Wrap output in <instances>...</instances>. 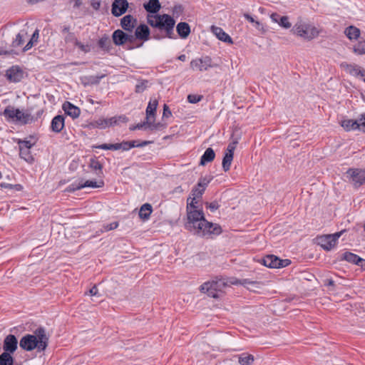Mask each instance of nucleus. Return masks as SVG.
<instances>
[{
	"label": "nucleus",
	"instance_id": "obj_1",
	"mask_svg": "<svg viewBox=\"0 0 365 365\" xmlns=\"http://www.w3.org/2000/svg\"><path fill=\"white\" fill-rule=\"evenodd\" d=\"M190 198L187 200V220L184 224V227L187 231L192 232L200 237L207 238H213L220 235L222 232V227L220 225L208 222L205 218L204 212L202 210H197V205L193 202H189Z\"/></svg>",
	"mask_w": 365,
	"mask_h": 365
},
{
	"label": "nucleus",
	"instance_id": "obj_2",
	"mask_svg": "<svg viewBox=\"0 0 365 365\" xmlns=\"http://www.w3.org/2000/svg\"><path fill=\"white\" fill-rule=\"evenodd\" d=\"M48 344V336L46 334V329L40 327L34 331V334L24 336L19 342L20 347L27 351L36 349L37 351H45Z\"/></svg>",
	"mask_w": 365,
	"mask_h": 365
},
{
	"label": "nucleus",
	"instance_id": "obj_3",
	"mask_svg": "<svg viewBox=\"0 0 365 365\" xmlns=\"http://www.w3.org/2000/svg\"><path fill=\"white\" fill-rule=\"evenodd\" d=\"M148 23L153 28H157L165 31L166 37L173 38L174 37V26L175 21L173 17L168 14H155L153 16H148Z\"/></svg>",
	"mask_w": 365,
	"mask_h": 365
},
{
	"label": "nucleus",
	"instance_id": "obj_4",
	"mask_svg": "<svg viewBox=\"0 0 365 365\" xmlns=\"http://www.w3.org/2000/svg\"><path fill=\"white\" fill-rule=\"evenodd\" d=\"M225 285L226 283L221 279L206 282L200 286V290L203 293H207L210 297L218 298V292H220Z\"/></svg>",
	"mask_w": 365,
	"mask_h": 365
},
{
	"label": "nucleus",
	"instance_id": "obj_5",
	"mask_svg": "<svg viewBox=\"0 0 365 365\" xmlns=\"http://www.w3.org/2000/svg\"><path fill=\"white\" fill-rule=\"evenodd\" d=\"M294 31L298 36L307 40L313 39L319 34L314 26L307 24H296L294 26Z\"/></svg>",
	"mask_w": 365,
	"mask_h": 365
},
{
	"label": "nucleus",
	"instance_id": "obj_6",
	"mask_svg": "<svg viewBox=\"0 0 365 365\" xmlns=\"http://www.w3.org/2000/svg\"><path fill=\"white\" fill-rule=\"evenodd\" d=\"M213 67L212 58L205 56L191 61L190 68L193 71H205Z\"/></svg>",
	"mask_w": 365,
	"mask_h": 365
},
{
	"label": "nucleus",
	"instance_id": "obj_7",
	"mask_svg": "<svg viewBox=\"0 0 365 365\" xmlns=\"http://www.w3.org/2000/svg\"><path fill=\"white\" fill-rule=\"evenodd\" d=\"M6 78L13 83L20 82L24 77V71L18 66H13L6 71Z\"/></svg>",
	"mask_w": 365,
	"mask_h": 365
},
{
	"label": "nucleus",
	"instance_id": "obj_8",
	"mask_svg": "<svg viewBox=\"0 0 365 365\" xmlns=\"http://www.w3.org/2000/svg\"><path fill=\"white\" fill-rule=\"evenodd\" d=\"M128 6L127 0H114L111 6V14L115 17L120 16L127 11Z\"/></svg>",
	"mask_w": 365,
	"mask_h": 365
},
{
	"label": "nucleus",
	"instance_id": "obj_9",
	"mask_svg": "<svg viewBox=\"0 0 365 365\" xmlns=\"http://www.w3.org/2000/svg\"><path fill=\"white\" fill-rule=\"evenodd\" d=\"M349 180L354 182H365V170L351 168L345 173Z\"/></svg>",
	"mask_w": 365,
	"mask_h": 365
},
{
	"label": "nucleus",
	"instance_id": "obj_10",
	"mask_svg": "<svg viewBox=\"0 0 365 365\" xmlns=\"http://www.w3.org/2000/svg\"><path fill=\"white\" fill-rule=\"evenodd\" d=\"M138 24V20L130 14L124 16L120 19V25L121 28L128 32H132Z\"/></svg>",
	"mask_w": 365,
	"mask_h": 365
},
{
	"label": "nucleus",
	"instance_id": "obj_11",
	"mask_svg": "<svg viewBox=\"0 0 365 365\" xmlns=\"http://www.w3.org/2000/svg\"><path fill=\"white\" fill-rule=\"evenodd\" d=\"M17 347L18 341L16 337L13 334L7 335L4 340L3 349L4 352L13 354L17 349Z\"/></svg>",
	"mask_w": 365,
	"mask_h": 365
},
{
	"label": "nucleus",
	"instance_id": "obj_12",
	"mask_svg": "<svg viewBox=\"0 0 365 365\" xmlns=\"http://www.w3.org/2000/svg\"><path fill=\"white\" fill-rule=\"evenodd\" d=\"M135 36L136 39L147 41L150 38V31L149 27L145 24H140L135 28Z\"/></svg>",
	"mask_w": 365,
	"mask_h": 365
},
{
	"label": "nucleus",
	"instance_id": "obj_13",
	"mask_svg": "<svg viewBox=\"0 0 365 365\" xmlns=\"http://www.w3.org/2000/svg\"><path fill=\"white\" fill-rule=\"evenodd\" d=\"M341 67L344 68L347 73L354 76L361 77L365 75V71L354 63L349 64L346 62H343L341 63Z\"/></svg>",
	"mask_w": 365,
	"mask_h": 365
},
{
	"label": "nucleus",
	"instance_id": "obj_14",
	"mask_svg": "<svg viewBox=\"0 0 365 365\" xmlns=\"http://www.w3.org/2000/svg\"><path fill=\"white\" fill-rule=\"evenodd\" d=\"M206 185L207 184H197V185L192 188L191 195L188 197L190 198L189 202H193L194 205L197 204V200L202 197L205 190Z\"/></svg>",
	"mask_w": 365,
	"mask_h": 365
},
{
	"label": "nucleus",
	"instance_id": "obj_15",
	"mask_svg": "<svg viewBox=\"0 0 365 365\" xmlns=\"http://www.w3.org/2000/svg\"><path fill=\"white\" fill-rule=\"evenodd\" d=\"M65 113L72 118H77L81 113V110L78 107L74 106L68 101H66L62 106Z\"/></svg>",
	"mask_w": 365,
	"mask_h": 365
},
{
	"label": "nucleus",
	"instance_id": "obj_16",
	"mask_svg": "<svg viewBox=\"0 0 365 365\" xmlns=\"http://www.w3.org/2000/svg\"><path fill=\"white\" fill-rule=\"evenodd\" d=\"M341 260H345L348 262L359 265V266H363V262H365V259L360 257L359 255L354 254L350 252H344L341 257Z\"/></svg>",
	"mask_w": 365,
	"mask_h": 365
},
{
	"label": "nucleus",
	"instance_id": "obj_17",
	"mask_svg": "<svg viewBox=\"0 0 365 365\" xmlns=\"http://www.w3.org/2000/svg\"><path fill=\"white\" fill-rule=\"evenodd\" d=\"M128 34L120 29L115 30L112 34L113 42L115 46H122L127 42Z\"/></svg>",
	"mask_w": 365,
	"mask_h": 365
},
{
	"label": "nucleus",
	"instance_id": "obj_18",
	"mask_svg": "<svg viewBox=\"0 0 365 365\" xmlns=\"http://www.w3.org/2000/svg\"><path fill=\"white\" fill-rule=\"evenodd\" d=\"M317 240L318 245L324 250L329 251L335 246L329 235L318 237Z\"/></svg>",
	"mask_w": 365,
	"mask_h": 365
},
{
	"label": "nucleus",
	"instance_id": "obj_19",
	"mask_svg": "<svg viewBox=\"0 0 365 365\" xmlns=\"http://www.w3.org/2000/svg\"><path fill=\"white\" fill-rule=\"evenodd\" d=\"M212 31L219 40L230 44L233 43L232 38L220 27L213 26H212Z\"/></svg>",
	"mask_w": 365,
	"mask_h": 365
},
{
	"label": "nucleus",
	"instance_id": "obj_20",
	"mask_svg": "<svg viewBox=\"0 0 365 365\" xmlns=\"http://www.w3.org/2000/svg\"><path fill=\"white\" fill-rule=\"evenodd\" d=\"M104 184H71L65 189V192H73L84 188H99Z\"/></svg>",
	"mask_w": 365,
	"mask_h": 365
},
{
	"label": "nucleus",
	"instance_id": "obj_21",
	"mask_svg": "<svg viewBox=\"0 0 365 365\" xmlns=\"http://www.w3.org/2000/svg\"><path fill=\"white\" fill-rule=\"evenodd\" d=\"M64 117L61 115L55 116L51 123V128L55 133H60L64 128Z\"/></svg>",
	"mask_w": 365,
	"mask_h": 365
},
{
	"label": "nucleus",
	"instance_id": "obj_22",
	"mask_svg": "<svg viewBox=\"0 0 365 365\" xmlns=\"http://www.w3.org/2000/svg\"><path fill=\"white\" fill-rule=\"evenodd\" d=\"M279 262L280 258L273 255H267L262 259V264L269 268H278Z\"/></svg>",
	"mask_w": 365,
	"mask_h": 365
},
{
	"label": "nucleus",
	"instance_id": "obj_23",
	"mask_svg": "<svg viewBox=\"0 0 365 365\" xmlns=\"http://www.w3.org/2000/svg\"><path fill=\"white\" fill-rule=\"evenodd\" d=\"M143 7L148 13L156 14L160 11L161 5L159 0H148L143 4Z\"/></svg>",
	"mask_w": 365,
	"mask_h": 365
},
{
	"label": "nucleus",
	"instance_id": "obj_24",
	"mask_svg": "<svg viewBox=\"0 0 365 365\" xmlns=\"http://www.w3.org/2000/svg\"><path fill=\"white\" fill-rule=\"evenodd\" d=\"M106 76L105 74H102L100 76H84L81 78V83L84 86H88V85H96L98 84L102 78H103Z\"/></svg>",
	"mask_w": 365,
	"mask_h": 365
},
{
	"label": "nucleus",
	"instance_id": "obj_25",
	"mask_svg": "<svg viewBox=\"0 0 365 365\" xmlns=\"http://www.w3.org/2000/svg\"><path fill=\"white\" fill-rule=\"evenodd\" d=\"M176 30L182 38H186L190 33V27L186 22H180L176 26Z\"/></svg>",
	"mask_w": 365,
	"mask_h": 365
},
{
	"label": "nucleus",
	"instance_id": "obj_26",
	"mask_svg": "<svg viewBox=\"0 0 365 365\" xmlns=\"http://www.w3.org/2000/svg\"><path fill=\"white\" fill-rule=\"evenodd\" d=\"M360 34V29L354 26H349L344 30V34L349 40H356Z\"/></svg>",
	"mask_w": 365,
	"mask_h": 365
},
{
	"label": "nucleus",
	"instance_id": "obj_27",
	"mask_svg": "<svg viewBox=\"0 0 365 365\" xmlns=\"http://www.w3.org/2000/svg\"><path fill=\"white\" fill-rule=\"evenodd\" d=\"M158 102L157 99H150L146 108V120H150L151 118L155 117V110Z\"/></svg>",
	"mask_w": 365,
	"mask_h": 365
},
{
	"label": "nucleus",
	"instance_id": "obj_28",
	"mask_svg": "<svg viewBox=\"0 0 365 365\" xmlns=\"http://www.w3.org/2000/svg\"><path fill=\"white\" fill-rule=\"evenodd\" d=\"M215 157V151L212 148H208L206 149L203 155L201 156L200 164L205 165L207 163L212 162Z\"/></svg>",
	"mask_w": 365,
	"mask_h": 365
},
{
	"label": "nucleus",
	"instance_id": "obj_29",
	"mask_svg": "<svg viewBox=\"0 0 365 365\" xmlns=\"http://www.w3.org/2000/svg\"><path fill=\"white\" fill-rule=\"evenodd\" d=\"M152 212L153 208L151 205L149 203H145L140 207L139 210V217L143 220H147L149 219Z\"/></svg>",
	"mask_w": 365,
	"mask_h": 365
},
{
	"label": "nucleus",
	"instance_id": "obj_30",
	"mask_svg": "<svg viewBox=\"0 0 365 365\" xmlns=\"http://www.w3.org/2000/svg\"><path fill=\"white\" fill-rule=\"evenodd\" d=\"M341 125L346 131L356 130L359 128L356 120L344 119L341 121Z\"/></svg>",
	"mask_w": 365,
	"mask_h": 365
},
{
	"label": "nucleus",
	"instance_id": "obj_31",
	"mask_svg": "<svg viewBox=\"0 0 365 365\" xmlns=\"http://www.w3.org/2000/svg\"><path fill=\"white\" fill-rule=\"evenodd\" d=\"M98 46L103 51L108 52L111 49V41L108 36L103 35L98 41Z\"/></svg>",
	"mask_w": 365,
	"mask_h": 365
},
{
	"label": "nucleus",
	"instance_id": "obj_32",
	"mask_svg": "<svg viewBox=\"0 0 365 365\" xmlns=\"http://www.w3.org/2000/svg\"><path fill=\"white\" fill-rule=\"evenodd\" d=\"M28 32L26 29H22L16 35V38L12 41L13 47H19L21 46L24 42V38L27 36Z\"/></svg>",
	"mask_w": 365,
	"mask_h": 365
},
{
	"label": "nucleus",
	"instance_id": "obj_33",
	"mask_svg": "<svg viewBox=\"0 0 365 365\" xmlns=\"http://www.w3.org/2000/svg\"><path fill=\"white\" fill-rule=\"evenodd\" d=\"M254 361L252 354L243 353L238 356V362L240 365H251Z\"/></svg>",
	"mask_w": 365,
	"mask_h": 365
},
{
	"label": "nucleus",
	"instance_id": "obj_34",
	"mask_svg": "<svg viewBox=\"0 0 365 365\" xmlns=\"http://www.w3.org/2000/svg\"><path fill=\"white\" fill-rule=\"evenodd\" d=\"M30 150L31 148H19L20 157L28 163H32L34 161V158L31 153Z\"/></svg>",
	"mask_w": 365,
	"mask_h": 365
},
{
	"label": "nucleus",
	"instance_id": "obj_35",
	"mask_svg": "<svg viewBox=\"0 0 365 365\" xmlns=\"http://www.w3.org/2000/svg\"><path fill=\"white\" fill-rule=\"evenodd\" d=\"M14 358L11 354L3 352L0 355V365H14Z\"/></svg>",
	"mask_w": 365,
	"mask_h": 365
},
{
	"label": "nucleus",
	"instance_id": "obj_36",
	"mask_svg": "<svg viewBox=\"0 0 365 365\" xmlns=\"http://www.w3.org/2000/svg\"><path fill=\"white\" fill-rule=\"evenodd\" d=\"M39 38V30L36 29L32 34V36L30 39V41L26 43V45L24 47L23 50L24 51H29L31 47L34 46L35 43L38 41V39Z\"/></svg>",
	"mask_w": 365,
	"mask_h": 365
},
{
	"label": "nucleus",
	"instance_id": "obj_37",
	"mask_svg": "<svg viewBox=\"0 0 365 365\" xmlns=\"http://www.w3.org/2000/svg\"><path fill=\"white\" fill-rule=\"evenodd\" d=\"M353 51L357 55L365 54V39L359 41L356 45H354L353 47Z\"/></svg>",
	"mask_w": 365,
	"mask_h": 365
},
{
	"label": "nucleus",
	"instance_id": "obj_38",
	"mask_svg": "<svg viewBox=\"0 0 365 365\" xmlns=\"http://www.w3.org/2000/svg\"><path fill=\"white\" fill-rule=\"evenodd\" d=\"M233 160V155L231 153H225L222 159V168L225 171H227L231 166Z\"/></svg>",
	"mask_w": 365,
	"mask_h": 365
},
{
	"label": "nucleus",
	"instance_id": "obj_39",
	"mask_svg": "<svg viewBox=\"0 0 365 365\" xmlns=\"http://www.w3.org/2000/svg\"><path fill=\"white\" fill-rule=\"evenodd\" d=\"M1 189H6L10 191H21L23 187L21 184H0Z\"/></svg>",
	"mask_w": 365,
	"mask_h": 365
},
{
	"label": "nucleus",
	"instance_id": "obj_40",
	"mask_svg": "<svg viewBox=\"0 0 365 365\" xmlns=\"http://www.w3.org/2000/svg\"><path fill=\"white\" fill-rule=\"evenodd\" d=\"M16 113H18L17 109L9 106L4 109L3 115L9 119L14 120Z\"/></svg>",
	"mask_w": 365,
	"mask_h": 365
},
{
	"label": "nucleus",
	"instance_id": "obj_41",
	"mask_svg": "<svg viewBox=\"0 0 365 365\" xmlns=\"http://www.w3.org/2000/svg\"><path fill=\"white\" fill-rule=\"evenodd\" d=\"M154 121H155V117L151 118V119L150 120H147L148 127L150 130H161V129L165 128V125L160 123H155Z\"/></svg>",
	"mask_w": 365,
	"mask_h": 365
},
{
	"label": "nucleus",
	"instance_id": "obj_42",
	"mask_svg": "<svg viewBox=\"0 0 365 365\" xmlns=\"http://www.w3.org/2000/svg\"><path fill=\"white\" fill-rule=\"evenodd\" d=\"M17 112H18V113H16L15 120L16 121L26 123L29 120V115L21 111L19 109H17Z\"/></svg>",
	"mask_w": 365,
	"mask_h": 365
},
{
	"label": "nucleus",
	"instance_id": "obj_43",
	"mask_svg": "<svg viewBox=\"0 0 365 365\" xmlns=\"http://www.w3.org/2000/svg\"><path fill=\"white\" fill-rule=\"evenodd\" d=\"M64 41L66 43H71L75 46L76 43H77V38L74 34V33L67 34L63 36Z\"/></svg>",
	"mask_w": 365,
	"mask_h": 365
},
{
	"label": "nucleus",
	"instance_id": "obj_44",
	"mask_svg": "<svg viewBox=\"0 0 365 365\" xmlns=\"http://www.w3.org/2000/svg\"><path fill=\"white\" fill-rule=\"evenodd\" d=\"M356 122L357 124H359V128L357 130L365 133V113L361 114L360 117L356 119Z\"/></svg>",
	"mask_w": 365,
	"mask_h": 365
},
{
	"label": "nucleus",
	"instance_id": "obj_45",
	"mask_svg": "<svg viewBox=\"0 0 365 365\" xmlns=\"http://www.w3.org/2000/svg\"><path fill=\"white\" fill-rule=\"evenodd\" d=\"M203 96L201 95L189 94L187 96V101L190 103H197L202 99Z\"/></svg>",
	"mask_w": 365,
	"mask_h": 365
},
{
	"label": "nucleus",
	"instance_id": "obj_46",
	"mask_svg": "<svg viewBox=\"0 0 365 365\" xmlns=\"http://www.w3.org/2000/svg\"><path fill=\"white\" fill-rule=\"evenodd\" d=\"M259 284H260L259 282H258L257 281H252L250 279H241V285H242L244 287H247V285H252L255 287L258 288Z\"/></svg>",
	"mask_w": 365,
	"mask_h": 365
},
{
	"label": "nucleus",
	"instance_id": "obj_47",
	"mask_svg": "<svg viewBox=\"0 0 365 365\" xmlns=\"http://www.w3.org/2000/svg\"><path fill=\"white\" fill-rule=\"evenodd\" d=\"M18 144L19 145V148H31L32 146L35 144V143H32L31 140H19Z\"/></svg>",
	"mask_w": 365,
	"mask_h": 365
},
{
	"label": "nucleus",
	"instance_id": "obj_48",
	"mask_svg": "<svg viewBox=\"0 0 365 365\" xmlns=\"http://www.w3.org/2000/svg\"><path fill=\"white\" fill-rule=\"evenodd\" d=\"M81 51L84 53H88L91 51V46L88 43L84 44L77 40V43L75 44Z\"/></svg>",
	"mask_w": 365,
	"mask_h": 365
},
{
	"label": "nucleus",
	"instance_id": "obj_49",
	"mask_svg": "<svg viewBox=\"0 0 365 365\" xmlns=\"http://www.w3.org/2000/svg\"><path fill=\"white\" fill-rule=\"evenodd\" d=\"M183 11H184V8L182 7V5H180V4L175 5L173 8V16L178 18L182 14Z\"/></svg>",
	"mask_w": 365,
	"mask_h": 365
},
{
	"label": "nucleus",
	"instance_id": "obj_50",
	"mask_svg": "<svg viewBox=\"0 0 365 365\" xmlns=\"http://www.w3.org/2000/svg\"><path fill=\"white\" fill-rule=\"evenodd\" d=\"M148 81H141V82H139L136 86H135V91L137 93H142L143 91H144L145 90V88H147L148 86Z\"/></svg>",
	"mask_w": 365,
	"mask_h": 365
},
{
	"label": "nucleus",
	"instance_id": "obj_51",
	"mask_svg": "<svg viewBox=\"0 0 365 365\" xmlns=\"http://www.w3.org/2000/svg\"><path fill=\"white\" fill-rule=\"evenodd\" d=\"M238 143V140L235 139L232 140L229 145H227L226 153H231L234 155V151L236 148L237 144Z\"/></svg>",
	"mask_w": 365,
	"mask_h": 365
},
{
	"label": "nucleus",
	"instance_id": "obj_52",
	"mask_svg": "<svg viewBox=\"0 0 365 365\" xmlns=\"http://www.w3.org/2000/svg\"><path fill=\"white\" fill-rule=\"evenodd\" d=\"M278 24L284 28V29H289L291 27V24L289 22V19L286 16H283L280 21H279Z\"/></svg>",
	"mask_w": 365,
	"mask_h": 365
},
{
	"label": "nucleus",
	"instance_id": "obj_53",
	"mask_svg": "<svg viewBox=\"0 0 365 365\" xmlns=\"http://www.w3.org/2000/svg\"><path fill=\"white\" fill-rule=\"evenodd\" d=\"M96 148L102 149V150H117L116 143L115 144H101L96 146Z\"/></svg>",
	"mask_w": 365,
	"mask_h": 365
},
{
	"label": "nucleus",
	"instance_id": "obj_54",
	"mask_svg": "<svg viewBox=\"0 0 365 365\" xmlns=\"http://www.w3.org/2000/svg\"><path fill=\"white\" fill-rule=\"evenodd\" d=\"M118 227V222H113L109 224H106L103 225V230L106 232L113 230L116 229Z\"/></svg>",
	"mask_w": 365,
	"mask_h": 365
},
{
	"label": "nucleus",
	"instance_id": "obj_55",
	"mask_svg": "<svg viewBox=\"0 0 365 365\" xmlns=\"http://www.w3.org/2000/svg\"><path fill=\"white\" fill-rule=\"evenodd\" d=\"M117 150L122 149L123 150H128L129 149V143L128 141H123L120 143H116Z\"/></svg>",
	"mask_w": 365,
	"mask_h": 365
},
{
	"label": "nucleus",
	"instance_id": "obj_56",
	"mask_svg": "<svg viewBox=\"0 0 365 365\" xmlns=\"http://www.w3.org/2000/svg\"><path fill=\"white\" fill-rule=\"evenodd\" d=\"M206 207L209 208L212 212H215L219 208V204L217 202H207Z\"/></svg>",
	"mask_w": 365,
	"mask_h": 365
},
{
	"label": "nucleus",
	"instance_id": "obj_57",
	"mask_svg": "<svg viewBox=\"0 0 365 365\" xmlns=\"http://www.w3.org/2000/svg\"><path fill=\"white\" fill-rule=\"evenodd\" d=\"M344 232H345V230H341V231L337 232L333 235H329L330 236L331 240L333 241V243H334L336 245L338 239L341 236V235Z\"/></svg>",
	"mask_w": 365,
	"mask_h": 365
},
{
	"label": "nucleus",
	"instance_id": "obj_58",
	"mask_svg": "<svg viewBox=\"0 0 365 365\" xmlns=\"http://www.w3.org/2000/svg\"><path fill=\"white\" fill-rule=\"evenodd\" d=\"M96 123L98 126L101 129H104L108 127L107 119H99L96 121Z\"/></svg>",
	"mask_w": 365,
	"mask_h": 365
},
{
	"label": "nucleus",
	"instance_id": "obj_59",
	"mask_svg": "<svg viewBox=\"0 0 365 365\" xmlns=\"http://www.w3.org/2000/svg\"><path fill=\"white\" fill-rule=\"evenodd\" d=\"M172 115V113L168 105L165 104L163 106V118H169Z\"/></svg>",
	"mask_w": 365,
	"mask_h": 365
},
{
	"label": "nucleus",
	"instance_id": "obj_60",
	"mask_svg": "<svg viewBox=\"0 0 365 365\" xmlns=\"http://www.w3.org/2000/svg\"><path fill=\"white\" fill-rule=\"evenodd\" d=\"M290 264H291V260L290 259H280V262H279V264H278L279 265L278 268L286 267L288 265H289Z\"/></svg>",
	"mask_w": 365,
	"mask_h": 365
},
{
	"label": "nucleus",
	"instance_id": "obj_61",
	"mask_svg": "<svg viewBox=\"0 0 365 365\" xmlns=\"http://www.w3.org/2000/svg\"><path fill=\"white\" fill-rule=\"evenodd\" d=\"M91 167L96 170H101L102 168L101 164L98 161L94 160L91 162Z\"/></svg>",
	"mask_w": 365,
	"mask_h": 365
},
{
	"label": "nucleus",
	"instance_id": "obj_62",
	"mask_svg": "<svg viewBox=\"0 0 365 365\" xmlns=\"http://www.w3.org/2000/svg\"><path fill=\"white\" fill-rule=\"evenodd\" d=\"M282 16H280L279 14H278L277 13H273L271 14L270 18L273 22L278 24Z\"/></svg>",
	"mask_w": 365,
	"mask_h": 365
},
{
	"label": "nucleus",
	"instance_id": "obj_63",
	"mask_svg": "<svg viewBox=\"0 0 365 365\" xmlns=\"http://www.w3.org/2000/svg\"><path fill=\"white\" fill-rule=\"evenodd\" d=\"M146 125H148L147 120L143 123H138L136 125L131 127L130 129V130H140V129H143Z\"/></svg>",
	"mask_w": 365,
	"mask_h": 365
},
{
	"label": "nucleus",
	"instance_id": "obj_64",
	"mask_svg": "<svg viewBox=\"0 0 365 365\" xmlns=\"http://www.w3.org/2000/svg\"><path fill=\"white\" fill-rule=\"evenodd\" d=\"M107 120H108V127L118 124V118H117L116 116L112 117V118H107Z\"/></svg>",
	"mask_w": 365,
	"mask_h": 365
}]
</instances>
